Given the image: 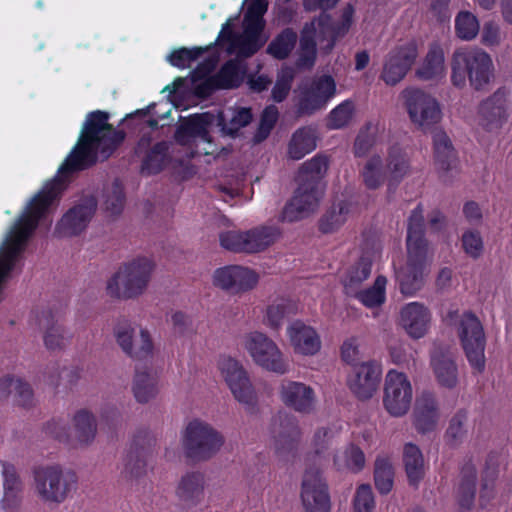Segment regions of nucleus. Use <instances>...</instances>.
Instances as JSON below:
<instances>
[{
	"label": "nucleus",
	"instance_id": "1",
	"mask_svg": "<svg viewBox=\"0 0 512 512\" xmlns=\"http://www.w3.org/2000/svg\"><path fill=\"white\" fill-rule=\"evenodd\" d=\"M109 114L96 110L87 114L78 142L58 169L62 177L86 170L96 164L98 154L108 158L125 140L126 133L115 129Z\"/></svg>",
	"mask_w": 512,
	"mask_h": 512
},
{
	"label": "nucleus",
	"instance_id": "2",
	"mask_svg": "<svg viewBox=\"0 0 512 512\" xmlns=\"http://www.w3.org/2000/svg\"><path fill=\"white\" fill-rule=\"evenodd\" d=\"M329 159L317 154L302 164L298 173V187L280 215L282 222H296L314 212L323 196L322 180L327 173Z\"/></svg>",
	"mask_w": 512,
	"mask_h": 512
},
{
	"label": "nucleus",
	"instance_id": "3",
	"mask_svg": "<svg viewBox=\"0 0 512 512\" xmlns=\"http://www.w3.org/2000/svg\"><path fill=\"white\" fill-rule=\"evenodd\" d=\"M407 262L396 273L400 291L412 296L424 284V272L427 266L429 243L425 237L423 207L419 203L411 212L407 225Z\"/></svg>",
	"mask_w": 512,
	"mask_h": 512
},
{
	"label": "nucleus",
	"instance_id": "4",
	"mask_svg": "<svg viewBox=\"0 0 512 512\" xmlns=\"http://www.w3.org/2000/svg\"><path fill=\"white\" fill-rule=\"evenodd\" d=\"M133 328L128 322L118 324L115 337L122 350L132 359L138 361L135 366L133 393L140 403H147L157 393V379L148 371L146 364L153 357V342L147 330H141L140 343L133 345Z\"/></svg>",
	"mask_w": 512,
	"mask_h": 512
},
{
	"label": "nucleus",
	"instance_id": "5",
	"mask_svg": "<svg viewBox=\"0 0 512 512\" xmlns=\"http://www.w3.org/2000/svg\"><path fill=\"white\" fill-rule=\"evenodd\" d=\"M494 66L490 55L478 47H460L451 59V82L463 88L469 81L475 90H482L493 76Z\"/></svg>",
	"mask_w": 512,
	"mask_h": 512
},
{
	"label": "nucleus",
	"instance_id": "6",
	"mask_svg": "<svg viewBox=\"0 0 512 512\" xmlns=\"http://www.w3.org/2000/svg\"><path fill=\"white\" fill-rule=\"evenodd\" d=\"M153 271L147 258H137L124 265L107 283V293L115 298H134L145 290Z\"/></svg>",
	"mask_w": 512,
	"mask_h": 512
},
{
	"label": "nucleus",
	"instance_id": "7",
	"mask_svg": "<svg viewBox=\"0 0 512 512\" xmlns=\"http://www.w3.org/2000/svg\"><path fill=\"white\" fill-rule=\"evenodd\" d=\"M34 480L44 501L61 503L76 488L78 478L75 472L63 471L59 466H42L34 470Z\"/></svg>",
	"mask_w": 512,
	"mask_h": 512
},
{
	"label": "nucleus",
	"instance_id": "8",
	"mask_svg": "<svg viewBox=\"0 0 512 512\" xmlns=\"http://www.w3.org/2000/svg\"><path fill=\"white\" fill-rule=\"evenodd\" d=\"M223 443L224 439L220 433L199 420L191 421L183 436L186 457L194 461L211 458Z\"/></svg>",
	"mask_w": 512,
	"mask_h": 512
},
{
	"label": "nucleus",
	"instance_id": "9",
	"mask_svg": "<svg viewBox=\"0 0 512 512\" xmlns=\"http://www.w3.org/2000/svg\"><path fill=\"white\" fill-rule=\"evenodd\" d=\"M336 95V82L330 75H321L299 85L296 114L311 116L324 109Z\"/></svg>",
	"mask_w": 512,
	"mask_h": 512
},
{
	"label": "nucleus",
	"instance_id": "10",
	"mask_svg": "<svg viewBox=\"0 0 512 512\" xmlns=\"http://www.w3.org/2000/svg\"><path fill=\"white\" fill-rule=\"evenodd\" d=\"M402 95L411 122L423 131L431 129L442 119L440 104L430 94L410 87L406 88Z\"/></svg>",
	"mask_w": 512,
	"mask_h": 512
},
{
	"label": "nucleus",
	"instance_id": "11",
	"mask_svg": "<svg viewBox=\"0 0 512 512\" xmlns=\"http://www.w3.org/2000/svg\"><path fill=\"white\" fill-rule=\"evenodd\" d=\"M459 337L471 367L477 373L485 368L486 338L480 320L471 312L463 314L460 321Z\"/></svg>",
	"mask_w": 512,
	"mask_h": 512
},
{
	"label": "nucleus",
	"instance_id": "12",
	"mask_svg": "<svg viewBox=\"0 0 512 512\" xmlns=\"http://www.w3.org/2000/svg\"><path fill=\"white\" fill-rule=\"evenodd\" d=\"M98 207L96 196H81L60 218L55 227L58 237H75L82 234L89 226Z\"/></svg>",
	"mask_w": 512,
	"mask_h": 512
},
{
	"label": "nucleus",
	"instance_id": "13",
	"mask_svg": "<svg viewBox=\"0 0 512 512\" xmlns=\"http://www.w3.org/2000/svg\"><path fill=\"white\" fill-rule=\"evenodd\" d=\"M246 348L255 363L262 368L281 375L288 372V362L277 345L265 334L251 333L247 338Z\"/></svg>",
	"mask_w": 512,
	"mask_h": 512
},
{
	"label": "nucleus",
	"instance_id": "14",
	"mask_svg": "<svg viewBox=\"0 0 512 512\" xmlns=\"http://www.w3.org/2000/svg\"><path fill=\"white\" fill-rule=\"evenodd\" d=\"M412 386L405 373L390 370L385 379L383 404L395 417L405 415L412 402Z\"/></svg>",
	"mask_w": 512,
	"mask_h": 512
},
{
	"label": "nucleus",
	"instance_id": "15",
	"mask_svg": "<svg viewBox=\"0 0 512 512\" xmlns=\"http://www.w3.org/2000/svg\"><path fill=\"white\" fill-rule=\"evenodd\" d=\"M218 367L235 399L247 405L252 412L256 406V394L242 365L231 357L223 356Z\"/></svg>",
	"mask_w": 512,
	"mask_h": 512
},
{
	"label": "nucleus",
	"instance_id": "16",
	"mask_svg": "<svg viewBox=\"0 0 512 512\" xmlns=\"http://www.w3.org/2000/svg\"><path fill=\"white\" fill-rule=\"evenodd\" d=\"M152 135L144 133L134 147V155L141 157V173L143 175H156L168 164L169 144L159 141L152 145Z\"/></svg>",
	"mask_w": 512,
	"mask_h": 512
},
{
	"label": "nucleus",
	"instance_id": "17",
	"mask_svg": "<svg viewBox=\"0 0 512 512\" xmlns=\"http://www.w3.org/2000/svg\"><path fill=\"white\" fill-rule=\"evenodd\" d=\"M381 378V364L375 360H370L354 366L347 379V384L359 400H368L378 390Z\"/></svg>",
	"mask_w": 512,
	"mask_h": 512
},
{
	"label": "nucleus",
	"instance_id": "18",
	"mask_svg": "<svg viewBox=\"0 0 512 512\" xmlns=\"http://www.w3.org/2000/svg\"><path fill=\"white\" fill-rule=\"evenodd\" d=\"M301 500L305 512H331L328 485L318 471L305 472Z\"/></svg>",
	"mask_w": 512,
	"mask_h": 512
},
{
	"label": "nucleus",
	"instance_id": "19",
	"mask_svg": "<svg viewBox=\"0 0 512 512\" xmlns=\"http://www.w3.org/2000/svg\"><path fill=\"white\" fill-rule=\"evenodd\" d=\"M418 55L417 46L414 43L401 45L389 52L386 57L381 79L387 85H396L410 70Z\"/></svg>",
	"mask_w": 512,
	"mask_h": 512
},
{
	"label": "nucleus",
	"instance_id": "20",
	"mask_svg": "<svg viewBox=\"0 0 512 512\" xmlns=\"http://www.w3.org/2000/svg\"><path fill=\"white\" fill-rule=\"evenodd\" d=\"M213 282L224 290L232 292H243L251 290L258 283V275L251 269L229 265L218 268L214 272Z\"/></svg>",
	"mask_w": 512,
	"mask_h": 512
},
{
	"label": "nucleus",
	"instance_id": "21",
	"mask_svg": "<svg viewBox=\"0 0 512 512\" xmlns=\"http://www.w3.org/2000/svg\"><path fill=\"white\" fill-rule=\"evenodd\" d=\"M155 443V437L147 429H141L134 435L123 471L125 477L137 479L146 472V457Z\"/></svg>",
	"mask_w": 512,
	"mask_h": 512
},
{
	"label": "nucleus",
	"instance_id": "22",
	"mask_svg": "<svg viewBox=\"0 0 512 512\" xmlns=\"http://www.w3.org/2000/svg\"><path fill=\"white\" fill-rule=\"evenodd\" d=\"M280 399L284 405L302 414H309L315 407V392L305 383L283 380L280 386Z\"/></svg>",
	"mask_w": 512,
	"mask_h": 512
},
{
	"label": "nucleus",
	"instance_id": "23",
	"mask_svg": "<svg viewBox=\"0 0 512 512\" xmlns=\"http://www.w3.org/2000/svg\"><path fill=\"white\" fill-rule=\"evenodd\" d=\"M439 420V407L436 396L423 391L415 401L413 425L418 433L427 434L435 430Z\"/></svg>",
	"mask_w": 512,
	"mask_h": 512
},
{
	"label": "nucleus",
	"instance_id": "24",
	"mask_svg": "<svg viewBox=\"0 0 512 512\" xmlns=\"http://www.w3.org/2000/svg\"><path fill=\"white\" fill-rule=\"evenodd\" d=\"M479 115L486 130L498 129L508 118L506 92L498 89L479 105Z\"/></svg>",
	"mask_w": 512,
	"mask_h": 512
},
{
	"label": "nucleus",
	"instance_id": "25",
	"mask_svg": "<svg viewBox=\"0 0 512 512\" xmlns=\"http://www.w3.org/2000/svg\"><path fill=\"white\" fill-rule=\"evenodd\" d=\"M430 319L431 315L428 308L418 302L408 303L400 313L401 325L415 339H419L426 334Z\"/></svg>",
	"mask_w": 512,
	"mask_h": 512
},
{
	"label": "nucleus",
	"instance_id": "26",
	"mask_svg": "<svg viewBox=\"0 0 512 512\" xmlns=\"http://www.w3.org/2000/svg\"><path fill=\"white\" fill-rule=\"evenodd\" d=\"M288 335L294 351L301 355H315L321 348L317 332L301 321H295L288 327Z\"/></svg>",
	"mask_w": 512,
	"mask_h": 512
},
{
	"label": "nucleus",
	"instance_id": "27",
	"mask_svg": "<svg viewBox=\"0 0 512 512\" xmlns=\"http://www.w3.org/2000/svg\"><path fill=\"white\" fill-rule=\"evenodd\" d=\"M279 422V431L275 433V444L278 453L292 452L297 448L300 439V429L294 416L279 412L274 419V425Z\"/></svg>",
	"mask_w": 512,
	"mask_h": 512
},
{
	"label": "nucleus",
	"instance_id": "28",
	"mask_svg": "<svg viewBox=\"0 0 512 512\" xmlns=\"http://www.w3.org/2000/svg\"><path fill=\"white\" fill-rule=\"evenodd\" d=\"M212 123V117L208 113L193 114L182 121L177 127L174 138L180 145H185L192 138H201L209 141L208 127Z\"/></svg>",
	"mask_w": 512,
	"mask_h": 512
},
{
	"label": "nucleus",
	"instance_id": "29",
	"mask_svg": "<svg viewBox=\"0 0 512 512\" xmlns=\"http://www.w3.org/2000/svg\"><path fill=\"white\" fill-rule=\"evenodd\" d=\"M434 162L438 170L447 173L456 168L457 153L452 141L443 130H436L432 136Z\"/></svg>",
	"mask_w": 512,
	"mask_h": 512
},
{
	"label": "nucleus",
	"instance_id": "30",
	"mask_svg": "<svg viewBox=\"0 0 512 512\" xmlns=\"http://www.w3.org/2000/svg\"><path fill=\"white\" fill-rule=\"evenodd\" d=\"M178 499L186 506H196L204 498V476L199 472L184 475L176 489Z\"/></svg>",
	"mask_w": 512,
	"mask_h": 512
},
{
	"label": "nucleus",
	"instance_id": "31",
	"mask_svg": "<svg viewBox=\"0 0 512 512\" xmlns=\"http://www.w3.org/2000/svg\"><path fill=\"white\" fill-rule=\"evenodd\" d=\"M281 230L276 226L261 225L246 231L245 253H258L273 245L280 237Z\"/></svg>",
	"mask_w": 512,
	"mask_h": 512
},
{
	"label": "nucleus",
	"instance_id": "32",
	"mask_svg": "<svg viewBox=\"0 0 512 512\" xmlns=\"http://www.w3.org/2000/svg\"><path fill=\"white\" fill-rule=\"evenodd\" d=\"M36 321L40 328L45 329L44 343L47 349L55 350L61 348L65 343V335L62 327L58 325V313L51 309L43 310L36 314Z\"/></svg>",
	"mask_w": 512,
	"mask_h": 512
},
{
	"label": "nucleus",
	"instance_id": "33",
	"mask_svg": "<svg viewBox=\"0 0 512 512\" xmlns=\"http://www.w3.org/2000/svg\"><path fill=\"white\" fill-rule=\"evenodd\" d=\"M431 365L440 386L452 389L458 383V369L453 358L443 352H435L431 357Z\"/></svg>",
	"mask_w": 512,
	"mask_h": 512
},
{
	"label": "nucleus",
	"instance_id": "34",
	"mask_svg": "<svg viewBox=\"0 0 512 512\" xmlns=\"http://www.w3.org/2000/svg\"><path fill=\"white\" fill-rule=\"evenodd\" d=\"M246 72V65L238 58H233L223 63L214 77L222 90H231L241 86Z\"/></svg>",
	"mask_w": 512,
	"mask_h": 512
},
{
	"label": "nucleus",
	"instance_id": "35",
	"mask_svg": "<svg viewBox=\"0 0 512 512\" xmlns=\"http://www.w3.org/2000/svg\"><path fill=\"white\" fill-rule=\"evenodd\" d=\"M445 73V54L441 45L434 42L422 65L417 69L416 75L422 80H433L442 77Z\"/></svg>",
	"mask_w": 512,
	"mask_h": 512
},
{
	"label": "nucleus",
	"instance_id": "36",
	"mask_svg": "<svg viewBox=\"0 0 512 512\" xmlns=\"http://www.w3.org/2000/svg\"><path fill=\"white\" fill-rule=\"evenodd\" d=\"M385 169L389 187L397 186L407 175L410 164L406 153L400 147L392 146L389 148Z\"/></svg>",
	"mask_w": 512,
	"mask_h": 512
},
{
	"label": "nucleus",
	"instance_id": "37",
	"mask_svg": "<svg viewBox=\"0 0 512 512\" xmlns=\"http://www.w3.org/2000/svg\"><path fill=\"white\" fill-rule=\"evenodd\" d=\"M403 463L409 484L417 487L424 477V459L421 450L416 444H405L403 449Z\"/></svg>",
	"mask_w": 512,
	"mask_h": 512
},
{
	"label": "nucleus",
	"instance_id": "38",
	"mask_svg": "<svg viewBox=\"0 0 512 512\" xmlns=\"http://www.w3.org/2000/svg\"><path fill=\"white\" fill-rule=\"evenodd\" d=\"M477 471L472 462H467L461 469V480L458 488V503L462 509L469 510L475 500Z\"/></svg>",
	"mask_w": 512,
	"mask_h": 512
},
{
	"label": "nucleus",
	"instance_id": "39",
	"mask_svg": "<svg viewBox=\"0 0 512 512\" xmlns=\"http://www.w3.org/2000/svg\"><path fill=\"white\" fill-rule=\"evenodd\" d=\"M360 176L367 189L376 190L380 188L388 180L382 157L374 154L368 158L360 169Z\"/></svg>",
	"mask_w": 512,
	"mask_h": 512
},
{
	"label": "nucleus",
	"instance_id": "40",
	"mask_svg": "<svg viewBox=\"0 0 512 512\" xmlns=\"http://www.w3.org/2000/svg\"><path fill=\"white\" fill-rule=\"evenodd\" d=\"M317 56L314 22L306 23L300 37L299 55L296 65L299 68L310 69L314 66Z\"/></svg>",
	"mask_w": 512,
	"mask_h": 512
},
{
	"label": "nucleus",
	"instance_id": "41",
	"mask_svg": "<svg viewBox=\"0 0 512 512\" xmlns=\"http://www.w3.org/2000/svg\"><path fill=\"white\" fill-rule=\"evenodd\" d=\"M315 148V131L310 127H302L293 133L288 145V155L293 160H300Z\"/></svg>",
	"mask_w": 512,
	"mask_h": 512
},
{
	"label": "nucleus",
	"instance_id": "42",
	"mask_svg": "<svg viewBox=\"0 0 512 512\" xmlns=\"http://www.w3.org/2000/svg\"><path fill=\"white\" fill-rule=\"evenodd\" d=\"M297 39L298 35L292 28H284L268 44L266 51L269 55L277 60H285L294 50Z\"/></svg>",
	"mask_w": 512,
	"mask_h": 512
},
{
	"label": "nucleus",
	"instance_id": "43",
	"mask_svg": "<svg viewBox=\"0 0 512 512\" xmlns=\"http://www.w3.org/2000/svg\"><path fill=\"white\" fill-rule=\"evenodd\" d=\"M349 213V204L341 200L334 203L320 218L318 227L323 234L337 231L346 221Z\"/></svg>",
	"mask_w": 512,
	"mask_h": 512
},
{
	"label": "nucleus",
	"instance_id": "44",
	"mask_svg": "<svg viewBox=\"0 0 512 512\" xmlns=\"http://www.w3.org/2000/svg\"><path fill=\"white\" fill-rule=\"evenodd\" d=\"M365 454L360 447L354 444L348 445L342 455L334 457V464L338 470L346 469L358 473L365 466Z\"/></svg>",
	"mask_w": 512,
	"mask_h": 512
},
{
	"label": "nucleus",
	"instance_id": "45",
	"mask_svg": "<svg viewBox=\"0 0 512 512\" xmlns=\"http://www.w3.org/2000/svg\"><path fill=\"white\" fill-rule=\"evenodd\" d=\"M372 264V258L368 254L363 253L358 260L349 267L344 280L345 288H355L368 279L371 274Z\"/></svg>",
	"mask_w": 512,
	"mask_h": 512
},
{
	"label": "nucleus",
	"instance_id": "46",
	"mask_svg": "<svg viewBox=\"0 0 512 512\" xmlns=\"http://www.w3.org/2000/svg\"><path fill=\"white\" fill-rule=\"evenodd\" d=\"M374 483L378 492L388 494L394 484V468L387 457H377L374 467Z\"/></svg>",
	"mask_w": 512,
	"mask_h": 512
},
{
	"label": "nucleus",
	"instance_id": "47",
	"mask_svg": "<svg viewBox=\"0 0 512 512\" xmlns=\"http://www.w3.org/2000/svg\"><path fill=\"white\" fill-rule=\"evenodd\" d=\"M386 284V277L379 275L371 287L357 292L355 297L368 308L379 307L386 300Z\"/></svg>",
	"mask_w": 512,
	"mask_h": 512
},
{
	"label": "nucleus",
	"instance_id": "48",
	"mask_svg": "<svg viewBox=\"0 0 512 512\" xmlns=\"http://www.w3.org/2000/svg\"><path fill=\"white\" fill-rule=\"evenodd\" d=\"M74 426L77 440L81 444H88L93 441L97 430L93 414L85 409L78 411L74 416Z\"/></svg>",
	"mask_w": 512,
	"mask_h": 512
},
{
	"label": "nucleus",
	"instance_id": "49",
	"mask_svg": "<svg viewBox=\"0 0 512 512\" xmlns=\"http://www.w3.org/2000/svg\"><path fill=\"white\" fill-rule=\"evenodd\" d=\"M499 454L496 452H491L488 454L485 468L482 475V483H481V491H480V500L482 501L484 498H490L493 492V485L495 480L498 477L499 473Z\"/></svg>",
	"mask_w": 512,
	"mask_h": 512
},
{
	"label": "nucleus",
	"instance_id": "50",
	"mask_svg": "<svg viewBox=\"0 0 512 512\" xmlns=\"http://www.w3.org/2000/svg\"><path fill=\"white\" fill-rule=\"evenodd\" d=\"M208 51V47H180L174 49L168 56L167 61L171 66L185 69L198 60L204 53Z\"/></svg>",
	"mask_w": 512,
	"mask_h": 512
},
{
	"label": "nucleus",
	"instance_id": "51",
	"mask_svg": "<svg viewBox=\"0 0 512 512\" xmlns=\"http://www.w3.org/2000/svg\"><path fill=\"white\" fill-rule=\"evenodd\" d=\"M297 305L288 299H281L267 308L266 320L272 329H278L286 316L295 314Z\"/></svg>",
	"mask_w": 512,
	"mask_h": 512
},
{
	"label": "nucleus",
	"instance_id": "52",
	"mask_svg": "<svg viewBox=\"0 0 512 512\" xmlns=\"http://www.w3.org/2000/svg\"><path fill=\"white\" fill-rule=\"evenodd\" d=\"M378 128L372 123H367L360 129L353 146L355 157H364L375 146L377 141Z\"/></svg>",
	"mask_w": 512,
	"mask_h": 512
},
{
	"label": "nucleus",
	"instance_id": "53",
	"mask_svg": "<svg viewBox=\"0 0 512 512\" xmlns=\"http://www.w3.org/2000/svg\"><path fill=\"white\" fill-rule=\"evenodd\" d=\"M457 36L462 40H471L479 32V22L475 15L468 11H461L455 19Z\"/></svg>",
	"mask_w": 512,
	"mask_h": 512
},
{
	"label": "nucleus",
	"instance_id": "54",
	"mask_svg": "<svg viewBox=\"0 0 512 512\" xmlns=\"http://www.w3.org/2000/svg\"><path fill=\"white\" fill-rule=\"evenodd\" d=\"M125 199L124 187L119 179H115L111 189L105 194V210L112 215H119L124 208Z\"/></svg>",
	"mask_w": 512,
	"mask_h": 512
},
{
	"label": "nucleus",
	"instance_id": "55",
	"mask_svg": "<svg viewBox=\"0 0 512 512\" xmlns=\"http://www.w3.org/2000/svg\"><path fill=\"white\" fill-rule=\"evenodd\" d=\"M354 112V104L350 100H345L333 108L328 116V127L331 129H341L349 124Z\"/></svg>",
	"mask_w": 512,
	"mask_h": 512
},
{
	"label": "nucleus",
	"instance_id": "56",
	"mask_svg": "<svg viewBox=\"0 0 512 512\" xmlns=\"http://www.w3.org/2000/svg\"><path fill=\"white\" fill-rule=\"evenodd\" d=\"M354 512H374L375 499L369 484H361L356 489L353 498Z\"/></svg>",
	"mask_w": 512,
	"mask_h": 512
},
{
	"label": "nucleus",
	"instance_id": "57",
	"mask_svg": "<svg viewBox=\"0 0 512 512\" xmlns=\"http://www.w3.org/2000/svg\"><path fill=\"white\" fill-rule=\"evenodd\" d=\"M467 421V412L465 410H459L451 418L449 426L446 430L445 437L449 444L454 445L462 439L466 430L464 424Z\"/></svg>",
	"mask_w": 512,
	"mask_h": 512
},
{
	"label": "nucleus",
	"instance_id": "58",
	"mask_svg": "<svg viewBox=\"0 0 512 512\" xmlns=\"http://www.w3.org/2000/svg\"><path fill=\"white\" fill-rule=\"evenodd\" d=\"M278 117H279V112H278L277 107L271 105L264 109V111L261 115V118H260L258 131L255 136L257 141H262L268 137V135L274 128V126L278 120Z\"/></svg>",
	"mask_w": 512,
	"mask_h": 512
},
{
	"label": "nucleus",
	"instance_id": "59",
	"mask_svg": "<svg viewBox=\"0 0 512 512\" xmlns=\"http://www.w3.org/2000/svg\"><path fill=\"white\" fill-rule=\"evenodd\" d=\"M462 247L467 255L477 259L483 252V240L480 233L476 230H468L462 235Z\"/></svg>",
	"mask_w": 512,
	"mask_h": 512
},
{
	"label": "nucleus",
	"instance_id": "60",
	"mask_svg": "<svg viewBox=\"0 0 512 512\" xmlns=\"http://www.w3.org/2000/svg\"><path fill=\"white\" fill-rule=\"evenodd\" d=\"M246 231H226L219 236L220 245L232 252H245Z\"/></svg>",
	"mask_w": 512,
	"mask_h": 512
},
{
	"label": "nucleus",
	"instance_id": "61",
	"mask_svg": "<svg viewBox=\"0 0 512 512\" xmlns=\"http://www.w3.org/2000/svg\"><path fill=\"white\" fill-rule=\"evenodd\" d=\"M293 78L294 74L291 69H287L282 72L281 76L276 80L271 91L272 99L275 102L280 103L287 98L291 89Z\"/></svg>",
	"mask_w": 512,
	"mask_h": 512
},
{
	"label": "nucleus",
	"instance_id": "62",
	"mask_svg": "<svg viewBox=\"0 0 512 512\" xmlns=\"http://www.w3.org/2000/svg\"><path fill=\"white\" fill-rule=\"evenodd\" d=\"M3 477V490H23V483L16 467L6 461L0 460Z\"/></svg>",
	"mask_w": 512,
	"mask_h": 512
},
{
	"label": "nucleus",
	"instance_id": "63",
	"mask_svg": "<svg viewBox=\"0 0 512 512\" xmlns=\"http://www.w3.org/2000/svg\"><path fill=\"white\" fill-rule=\"evenodd\" d=\"M68 431L69 428L67 422L62 419H52L47 422L44 427V432L47 436H50L62 443H69L70 438Z\"/></svg>",
	"mask_w": 512,
	"mask_h": 512
},
{
	"label": "nucleus",
	"instance_id": "64",
	"mask_svg": "<svg viewBox=\"0 0 512 512\" xmlns=\"http://www.w3.org/2000/svg\"><path fill=\"white\" fill-rule=\"evenodd\" d=\"M264 45L261 37L245 34L238 42V54L244 58H249L256 54Z\"/></svg>",
	"mask_w": 512,
	"mask_h": 512
}]
</instances>
